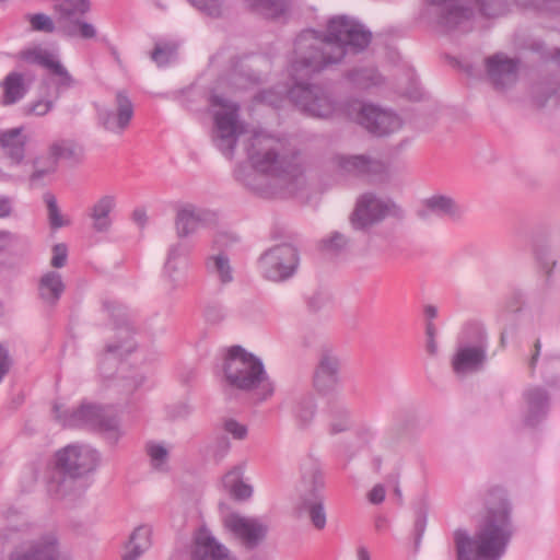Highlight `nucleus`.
Masks as SVG:
<instances>
[{
	"label": "nucleus",
	"mask_w": 560,
	"mask_h": 560,
	"mask_svg": "<svg viewBox=\"0 0 560 560\" xmlns=\"http://www.w3.org/2000/svg\"><path fill=\"white\" fill-rule=\"evenodd\" d=\"M133 220L140 225L143 226L147 223V213L142 209H137L133 211Z\"/></svg>",
	"instance_id": "obj_61"
},
{
	"label": "nucleus",
	"mask_w": 560,
	"mask_h": 560,
	"mask_svg": "<svg viewBox=\"0 0 560 560\" xmlns=\"http://www.w3.org/2000/svg\"><path fill=\"white\" fill-rule=\"evenodd\" d=\"M205 267L207 272L219 280L222 284L233 281V267L225 253L219 252L206 258Z\"/></svg>",
	"instance_id": "obj_29"
},
{
	"label": "nucleus",
	"mask_w": 560,
	"mask_h": 560,
	"mask_svg": "<svg viewBox=\"0 0 560 560\" xmlns=\"http://www.w3.org/2000/svg\"><path fill=\"white\" fill-rule=\"evenodd\" d=\"M242 470L237 467L230 470L222 479L224 488L236 500H247L253 494V488L241 480Z\"/></svg>",
	"instance_id": "obj_33"
},
{
	"label": "nucleus",
	"mask_w": 560,
	"mask_h": 560,
	"mask_svg": "<svg viewBox=\"0 0 560 560\" xmlns=\"http://www.w3.org/2000/svg\"><path fill=\"white\" fill-rule=\"evenodd\" d=\"M511 504L503 489L493 487L485 497V514L476 533L454 532L457 560H500L513 537Z\"/></svg>",
	"instance_id": "obj_2"
},
{
	"label": "nucleus",
	"mask_w": 560,
	"mask_h": 560,
	"mask_svg": "<svg viewBox=\"0 0 560 560\" xmlns=\"http://www.w3.org/2000/svg\"><path fill=\"white\" fill-rule=\"evenodd\" d=\"M68 259V247L63 243H59L54 245L52 247V257L50 260V265L54 268H62L66 266Z\"/></svg>",
	"instance_id": "obj_54"
},
{
	"label": "nucleus",
	"mask_w": 560,
	"mask_h": 560,
	"mask_svg": "<svg viewBox=\"0 0 560 560\" xmlns=\"http://www.w3.org/2000/svg\"><path fill=\"white\" fill-rule=\"evenodd\" d=\"M72 481L58 472L49 479L47 489L50 495L55 498H63L68 494V489Z\"/></svg>",
	"instance_id": "obj_45"
},
{
	"label": "nucleus",
	"mask_w": 560,
	"mask_h": 560,
	"mask_svg": "<svg viewBox=\"0 0 560 560\" xmlns=\"http://www.w3.org/2000/svg\"><path fill=\"white\" fill-rule=\"evenodd\" d=\"M16 236L10 231H0V255L5 253L15 242Z\"/></svg>",
	"instance_id": "obj_56"
},
{
	"label": "nucleus",
	"mask_w": 560,
	"mask_h": 560,
	"mask_svg": "<svg viewBox=\"0 0 560 560\" xmlns=\"http://www.w3.org/2000/svg\"><path fill=\"white\" fill-rule=\"evenodd\" d=\"M177 54V45L172 42H159L155 44L151 52V59L159 67H163L172 62Z\"/></svg>",
	"instance_id": "obj_37"
},
{
	"label": "nucleus",
	"mask_w": 560,
	"mask_h": 560,
	"mask_svg": "<svg viewBox=\"0 0 560 560\" xmlns=\"http://www.w3.org/2000/svg\"><path fill=\"white\" fill-rule=\"evenodd\" d=\"M249 69L244 59H232L228 73L219 80V88L230 86L232 90H243L256 83L258 78Z\"/></svg>",
	"instance_id": "obj_25"
},
{
	"label": "nucleus",
	"mask_w": 560,
	"mask_h": 560,
	"mask_svg": "<svg viewBox=\"0 0 560 560\" xmlns=\"http://www.w3.org/2000/svg\"><path fill=\"white\" fill-rule=\"evenodd\" d=\"M198 10L205 12L210 16H219L222 11L220 0H188Z\"/></svg>",
	"instance_id": "obj_50"
},
{
	"label": "nucleus",
	"mask_w": 560,
	"mask_h": 560,
	"mask_svg": "<svg viewBox=\"0 0 560 560\" xmlns=\"http://www.w3.org/2000/svg\"><path fill=\"white\" fill-rule=\"evenodd\" d=\"M26 20L33 32L51 34L58 30V20L55 22L52 18L45 13L27 14Z\"/></svg>",
	"instance_id": "obj_40"
},
{
	"label": "nucleus",
	"mask_w": 560,
	"mask_h": 560,
	"mask_svg": "<svg viewBox=\"0 0 560 560\" xmlns=\"http://www.w3.org/2000/svg\"><path fill=\"white\" fill-rule=\"evenodd\" d=\"M332 162L340 172L348 174H381L385 171L382 162L371 160L365 155L338 154L332 159Z\"/></svg>",
	"instance_id": "obj_24"
},
{
	"label": "nucleus",
	"mask_w": 560,
	"mask_h": 560,
	"mask_svg": "<svg viewBox=\"0 0 560 560\" xmlns=\"http://www.w3.org/2000/svg\"><path fill=\"white\" fill-rule=\"evenodd\" d=\"M340 360L330 346H323L314 370L313 384L324 394L330 393L339 385Z\"/></svg>",
	"instance_id": "obj_14"
},
{
	"label": "nucleus",
	"mask_w": 560,
	"mask_h": 560,
	"mask_svg": "<svg viewBox=\"0 0 560 560\" xmlns=\"http://www.w3.org/2000/svg\"><path fill=\"white\" fill-rule=\"evenodd\" d=\"M26 142L27 137L23 135V127L0 130V147L14 164H20L24 160Z\"/></svg>",
	"instance_id": "obj_26"
},
{
	"label": "nucleus",
	"mask_w": 560,
	"mask_h": 560,
	"mask_svg": "<svg viewBox=\"0 0 560 560\" xmlns=\"http://www.w3.org/2000/svg\"><path fill=\"white\" fill-rule=\"evenodd\" d=\"M152 528L148 525L138 526L130 536L127 551L122 560H137L151 546Z\"/></svg>",
	"instance_id": "obj_30"
},
{
	"label": "nucleus",
	"mask_w": 560,
	"mask_h": 560,
	"mask_svg": "<svg viewBox=\"0 0 560 560\" xmlns=\"http://www.w3.org/2000/svg\"><path fill=\"white\" fill-rule=\"evenodd\" d=\"M188 267V248L183 243L170 246L163 275L171 289H176L182 283Z\"/></svg>",
	"instance_id": "obj_22"
},
{
	"label": "nucleus",
	"mask_w": 560,
	"mask_h": 560,
	"mask_svg": "<svg viewBox=\"0 0 560 560\" xmlns=\"http://www.w3.org/2000/svg\"><path fill=\"white\" fill-rule=\"evenodd\" d=\"M101 462V453L86 444H70L56 453L57 467L72 479L95 472Z\"/></svg>",
	"instance_id": "obj_9"
},
{
	"label": "nucleus",
	"mask_w": 560,
	"mask_h": 560,
	"mask_svg": "<svg viewBox=\"0 0 560 560\" xmlns=\"http://www.w3.org/2000/svg\"><path fill=\"white\" fill-rule=\"evenodd\" d=\"M558 92L550 82L536 83L532 89L533 98L538 106H545L547 101Z\"/></svg>",
	"instance_id": "obj_44"
},
{
	"label": "nucleus",
	"mask_w": 560,
	"mask_h": 560,
	"mask_svg": "<svg viewBox=\"0 0 560 560\" xmlns=\"http://www.w3.org/2000/svg\"><path fill=\"white\" fill-rule=\"evenodd\" d=\"M424 314L428 318H434L438 314V310L433 305H427L424 308Z\"/></svg>",
	"instance_id": "obj_64"
},
{
	"label": "nucleus",
	"mask_w": 560,
	"mask_h": 560,
	"mask_svg": "<svg viewBox=\"0 0 560 560\" xmlns=\"http://www.w3.org/2000/svg\"><path fill=\"white\" fill-rule=\"evenodd\" d=\"M349 428V420L346 416L341 419L332 421L330 424V429L332 433H340Z\"/></svg>",
	"instance_id": "obj_59"
},
{
	"label": "nucleus",
	"mask_w": 560,
	"mask_h": 560,
	"mask_svg": "<svg viewBox=\"0 0 560 560\" xmlns=\"http://www.w3.org/2000/svg\"><path fill=\"white\" fill-rule=\"evenodd\" d=\"M245 3L254 11L267 16L277 18L284 14L289 7L290 0H244Z\"/></svg>",
	"instance_id": "obj_35"
},
{
	"label": "nucleus",
	"mask_w": 560,
	"mask_h": 560,
	"mask_svg": "<svg viewBox=\"0 0 560 560\" xmlns=\"http://www.w3.org/2000/svg\"><path fill=\"white\" fill-rule=\"evenodd\" d=\"M372 34L361 23L347 15L331 18L326 35L314 30L303 31L294 42L289 73L295 83L287 91L289 100L303 113L316 118L335 116L340 106L324 86L299 82L340 62L347 51L359 52L371 43Z\"/></svg>",
	"instance_id": "obj_1"
},
{
	"label": "nucleus",
	"mask_w": 560,
	"mask_h": 560,
	"mask_svg": "<svg viewBox=\"0 0 560 560\" xmlns=\"http://www.w3.org/2000/svg\"><path fill=\"white\" fill-rule=\"evenodd\" d=\"M402 219L404 209L390 198H382L373 192L361 195L349 217L353 230L368 231L386 218Z\"/></svg>",
	"instance_id": "obj_7"
},
{
	"label": "nucleus",
	"mask_w": 560,
	"mask_h": 560,
	"mask_svg": "<svg viewBox=\"0 0 560 560\" xmlns=\"http://www.w3.org/2000/svg\"><path fill=\"white\" fill-rule=\"evenodd\" d=\"M224 525L248 549L257 547L268 532L267 525L258 518L245 517L235 513L224 518Z\"/></svg>",
	"instance_id": "obj_15"
},
{
	"label": "nucleus",
	"mask_w": 560,
	"mask_h": 560,
	"mask_svg": "<svg viewBox=\"0 0 560 560\" xmlns=\"http://www.w3.org/2000/svg\"><path fill=\"white\" fill-rule=\"evenodd\" d=\"M369 501L373 504H380L385 499V488L382 485H375L368 494Z\"/></svg>",
	"instance_id": "obj_57"
},
{
	"label": "nucleus",
	"mask_w": 560,
	"mask_h": 560,
	"mask_svg": "<svg viewBox=\"0 0 560 560\" xmlns=\"http://www.w3.org/2000/svg\"><path fill=\"white\" fill-rule=\"evenodd\" d=\"M3 90L2 103L12 105L21 101L27 93L28 86L24 75L20 72H10L1 82Z\"/></svg>",
	"instance_id": "obj_28"
},
{
	"label": "nucleus",
	"mask_w": 560,
	"mask_h": 560,
	"mask_svg": "<svg viewBox=\"0 0 560 560\" xmlns=\"http://www.w3.org/2000/svg\"><path fill=\"white\" fill-rule=\"evenodd\" d=\"M262 276L270 281H283L294 275L299 266V253L290 244H279L266 250L259 258Z\"/></svg>",
	"instance_id": "obj_10"
},
{
	"label": "nucleus",
	"mask_w": 560,
	"mask_h": 560,
	"mask_svg": "<svg viewBox=\"0 0 560 560\" xmlns=\"http://www.w3.org/2000/svg\"><path fill=\"white\" fill-rule=\"evenodd\" d=\"M316 411L315 400L312 397L301 398L294 407V417L301 427L308 425Z\"/></svg>",
	"instance_id": "obj_39"
},
{
	"label": "nucleus",
	"mask_w": 560,
	"mask_h": 560,
	"mask_svg": "<svg viewBox=\"0 0 560 560\" xmlns=\"http://www.w3.org/2000/svg\"><path fill=\"white\" fill-rule=\"evenodd\" d=\"M54 108V102L50 100H38L24 107V114L26 116H45Z\"/></svg>",
	"instance_id": "obj_49"
},
{
	"label": "nucleus",
	"mask_w": 560,
	"mask_h": 560,
	"mask_svg": "<svg viewBox=\"0 0 560 560\" xmlns=\"http://www.w3.org/2000/svg\"><path fill=\"white\" fill-rule=\"evenodd\" d=\"M247 153L253 167L260 173L254 175V180H259L262 175L270 176L276 186L290 194L304 186L305 161L287 141L257 132L252 137Z\"/></svg>",
	"instance_id": "obj_3"
},
{
	"label": "nucleus",
	"mask_w": 560,
	"mask_h": 560,
	"mask_svg": "<svg viewBox=\"0 0 560 560\" xmlns=\"http://www.w3.org/2000/svg\"><path fill=\"white\" fill-rule=\"evenodd\" d=\"M534 348H535V351L529 360V368L532 370L535 369L536 366V363L538 361V358H539V354H540V349H541V342L539 339L536 340L535 345H534Z\"/></svg>",
	"instance_id": "obj_60"
},
{
	"label": "nucleus",
	"mask_w": 560,
	"mask_h": 560,
	"mask_svg": "<svg viewBox=\"0 0 560 560\" xmlns=\"http://www.w3.org/2000/svg\"><path fill=\"white\" fill-rule=\"evenodd\" d=\"M10 560H70L61 555L58 539L49 533L28 542V545L11 555Z\"/></svg>",
	"instance_id": "obj_19"
},
{
	"label": "nucleus",
	"mask_w": 560,
	"mask_h": 560,
	"mask_svg": "<svg viewBox=\"0 0 560 560\" xmlns=\"http://www.w3.org/2000/svg\"><path fill=\"white\" fill-rule=\"evenodd\" d=\"M49 153L56 158L57 162L58 160L79 161L83 149L71 139H59L49 145Z\"/></svg>",
	"instance_id": "obj_34"
},
{
	"label": "nucleus",
	"mask_w": 560,
	"mask_h": 560,
	"mask_svg": "<svg viewBox=\"0 0 560 560\" xmlns=\"http://www.w3.org/2000/svg\"><path fill=\"white\" fill-rule=\"evenodd\" d=\"M537 257L541 268L545 270L546 275L549 276L557 265L556 254L550 248H544L538 252Z\"/></svg>",
	"instance_id": "obj_53"
},
{
	"label": "nucleus",
	"mask_w": 560,
	"mask_h": 560,
	"mask_svg": "<svg viewBox=\"0 0 560 560\" xmlns=\"http://www.w3.org/2000/svg\"><path fill=\"white\" fill-rule=\"evenodd\" d=\"M116 206V198L113 195L101 197L91 208L90 217L93 220V228L97 232L106 231L110 225L108 218Z\"/></svg>",
	"instance_id": "obj_31"
},
{
	"label": "nucleus",
	"mask_w": 560,
	"mask_h": 560,
	"mask_svg": "<svg viewBox=\"0 0 560 560\" xmlns=\"http://www.w3.org/2000/svg\"><path fill=\"white\" fill-rule=\"evenodd\" d=\"M62 277L57 271H48L42 276L38 282L40 299L48 305H55L65 291Z\"/></svg>",
	"instance_id": "obj_27"
},
{
	"label": "nucleus",
	"mask_w": 560,
	"mask_h": 560,
	"mask_svg": "<svg viewBox=\"0 0 560 560\" xmlns=\"http://www.w3.org/2000/svg\"><path fill=\"white\" fill-rule=\"evenodd\" d=\"M12 366V358L9 354V350L5 346L0 343V382L9 373Z\"/></svg>",
	"instance_id": "obj_55"
},
{
	"label": "nucleus",
	"mask_w": 560,
	"mask_h": 560,
	"mask_svg": "<svg viewBox=\"0 0 560 560\" xmlns=\"http://www.w3.org/2000/svg\"><path fill=\"white\" fill-rule=\"evenodd\" d=\"M44 201L47 206L48 210V220L49 224L52 229H59L67 224V222L63 220L56 197L46 192L44 195Z\"/></svg>",
	"instance_id": "obj_42"
},
{
	"label": "nucleus",
	"mask_w": 560,
	"mask_h": 560,
	"mask_svg": "<svg viewBox=\"0 0 560 560\" xmlns=\"http://www.w3.org/2000/svg\"><path fill=\"white\" fill-rule=\"evenodd\" d=\"M56 420L63 427H89L108 434L114 442L120 436L118 422L115 417L105 412V410L93 404L83 402L79 408L69 411L62 405H54Z\"/></svg>",
	"instance_id": "obj_6"
},
{
	"label": "nucleus",
	"mask_w": 560,
	"mask_h": 560,
	"mask_svg": "<svg viewBox=\"0 0 560 560\" xmlns=\"http://www.w3.org/2000/svg\"><path fill=\"white\" fill-rule=\"evenodd\" d=\"M12 213V200L9 197L0 196V219L8 218Z\"/></svg>",
	"instance_id": "obj_58"
},
{
	"label": "nucleus",
	"mask_w": 560,
	"mask_h": 560,
	"mask_svg": "<svg viewBox=\"0 0 560 560\" xmlns=\"http://www.w3.org/2000/svg\"><path fill=\"white\" fill-rule=\"evenodd\" d=\"M470 0H430V14L446 31L459 27L472 15Z\"/></svg>",
	"instance_id": "obj_12"
},
{
	"label": "nucleus",
	"mask_w": 560,
	"mask_h": 560,
	"mask_svg": "<svg viewBox=\"0 0 560 560\" xmlns=\"http://www.w3.org/2000/svg\"><path fill=\"white\" fill-rule=\"evenodd\" d=\"M349 245V238L339 232H335L327 240L322 241L323 249L327 253L338 254Z\"/></svg>",
	"instance_id": "obj_47"
},
{
	"label": "nucleus",
	"mask_w": 560,
	"mask_h": 560,
	"mask_svg": "<svg viewBox=\"0 0 560 560\" xmlns=\"http://www.w3.org/2000/svg\"><path fill=\"white\" fill-rule=\"evenodd\" d=\"M145 452L150 458L151 466L156 470H164L168 459L167 447L159 442H148Z\"/></svg>",
	"instance_id": "obj_38"
},
{
	"label": "nucleus",
	"mask_w": 560,
	"mask_h": 560,
	"mask_svg": "<svg viewBox=\"0 0 560 560\" xmlns=\"http://www.w3.org/2000/svg\"><path fill=\"white\" fill-rule=\"evenodd\" d=\"M225 307L219 303H209L203 311V317L207 323L218 325L226 318Z\"/></svg>",
	"instance_id": "obj_48"
},
{
	"label": "nucleus",
	"mask_w": 560,
	"mask_h": 560,
	"mask_svg": "<svg viewBox=\"0 0 560 560\" xmlns=\"http://www.w3.org/2000/svg\"><path fill=\"white\" fill-rule=\"evenodd\" d=\"M209 112L213 119L212 140L228 158H232L238 137L245 132L237 103L213 92L209 97Z\"/></svg>",
	"instance_id": "obj_5"
},
{
	"label": "nucleus",
	"mask_w": 560,
	"mask_h": 560,
	"mask_svg": "<svg viewBox=\"0 0 560 560\" xmlns=\"http://www.w3.org/2000/svg\"><path fill=\"white\" fill-rule=\"evenodd\" d=\"M487 359L486 345L459 346L452 358L451 364L454 373L458 376H465L469 373L479 371Z\"/></svg>",
	"instance_id": "obj_21"
},
{
	"label": "nucleus",
	"mask_w": 560,
	"mask_h": 560,
	"mask_svg": "<svg viewBox=\"0 0 560 560\" xmlns=\"http://www.w3.org/2000/svg\"><path fill=\"white\" fill-rule=\"evenodd\" d=\"M210 212L192 203L183 205L177 209L175 230L179 238L188 237L202 228L209 220Z\"/></svg>",
	"instance_id": "obj_23"
},
{
	"label": "nucleus",
	"mask_w": 560,
	"mask_h": 560,
	"mask_svg": "<svg viewBox=\"0 0 560 560\" xmlns=\"http://www.w3.org/2000/svg\"><path fill=\"white\" fill-rule=\"evenodd\" d=\"M349 115L353 116L358 124L376 136H385L401 127L400 118L387 110L374 105L353 102L349 106Z\"/></svg>",
	"instance_id": "obj_11"
},
{
	"label": "nucleus",
	"mask_w": 560,
	"mask_h": 560,
	"mask_svg": "<svg viewBox=\"0 0 560 560\" xmlns=\"http://www.w3.org/2000/svg\"><path fill=\"white\" fill-rule=\"evenodd\" d=\"M525 399L528 407V415L525 421L528 425H534L546 413L548 396L542 388L535 387L525 393Z\"/></svg>",
	"instance_id": "obj_32"
},
{
	"label": "nucleus",
	"mask_w": 560,
	"mask_h": 560,
	"mask_svg": "<svg viewBox=\"0 0 560 560\" xmlns=\"http://www.w3.org/2000/svg\"><path fill=\"white\" fill-rule=\"evenodd\" d=\"M520 60L510 58L503 52L494 54L486 59L487 75L497 90H504L516 83Z\"/></svg>",
	"instance_id": "obj_17"
},
{
	"label": "nucleus",
	"mask_w": 560,
	"mask_h": 560,
	"mask_svg": "<svg viewBox=\"0 0 560 560\" xmlns=\"http://www.w3.org/2000/svg\"><path fill=\"white\" fill-rule=\"evenodd\" d=\"M57 161L51 153L42 155L33 161V173L30 176V180L33 184L38 183L45 176L52 174L57 170Z\"/></svg>",
	"instance_id": "obj_36"
},
{
	"label": "nucleus",
	"mask_w": 560,
	"mask_h": 560,
	"mask_svg": "<svg viewBox=\"0 0 560 560\" xmlns=\"http://www.w3.org/2000/svg\"><path fill=\"white\" fill-rule=\"evenodd\" d=\"M223 373L228 386L249 394L257 401H262L273 394V384L261 360L240 346L228 350Z\"/></svg>",
	"instance_id": "obj_4"
},
{
	"label": "nucleus",
	"mask_w": 560,
	"mask_h": 560,
	"mask_svg": "<svg viewBox=\"0 0 560 560\" xmlns=\"http://www.w3.org/2000/svg\"><path fill=\"white\" fill-rule=\"evenodd\" d=\"M223 429L236 440H244L247 436V427L232 418L223 421Z\"/></svg>",
	"instance_id": "obj_52"
},
{
	"label": "nucleus",
	"mask_w": 560,
	"mask_h": 560,
	"mask_svg": "<svg viewBox=\"0 0 560 560\" xmlns=\"http://www.w3.org/2000/svg\"><path fill=\"white\" fill-rule=\"evenodd\" d=\"M218 446L221 450V456H223L230 447V442L225 438H222L218 441Z\"/></svg>",
	"instance_id": "obj_63"
},
{
	"label": "nucleus",
	"mask_w": 560,
	"mask_h": 560,
	"mask_svg": "<svg viewBox=\"0 0 560 560\" xmlns=\"http://www.w3.org/2000/svg\"><path fill=\"white\" fill-rule=\"evenodd\" d=\"M191 560H237L212 533L201 527L195 535Z\"/></svg>",
	"instance_id": "obj_20"
},
{
	"label": "nucleus",
	"mask_w": 560,
	"mask_h": 560,
	"mask_svg": "<svg viewBox=\"0 0 560 560\" xmlns=\"http://www.w3.org/2000/svg\"><path fill=\"white\" fill-rule=\"evenodd\" d=\"M324 487L323 476L315 462H308L302 467L300 513H305L317 529L326 525V513L319 490Z\"/></svg>",
	"instance_id": "obj_8"
},
{
	"label": "nucleus",
	"mask_w": 560,
	"mask_h": 560,
	"mask_svg": "<svg viewBox=\"0 0 560 560\" xmlns=\"http://www.w3.org/2000/svg\"><path fill=\"white\" fill-rule=\"evenodd\" d=\"M133 116V105L125 91H117L115 109H104L98 114L102 126L109 132L120 135L129 126Z\"/></svg>",
	"instance_id": "obj_18"
},
{
	"label": "nucleus",
	"mask_w": 560,
	"mask_h": 560,
	"mask_svg": "<svg viewBox=\"0 0 560 560\" xmlns=\"http://www.w3.org/2000/svg\"><path fill=\"white\" fill-rule=\"evenodd\" d=\"M256 98L261 103L277 108L284 101V93L277 89H269L259 93Z\"/></svg>",
	"instance_id": "obj_51"
},
{
	"label": "nucleus",
	"mask_w": 560,
	"mask_h": 560,
	"mask_svg": "<svg viewBox=\"0 0 560 560\" xmlns=\"http://www.w3.org/2000/svg\"><path fill=\"white\" fill-rule=\"evenodd\" d=\"M474 4L482 15L489 18L498 16L504 11L502 0H474Z\"/></svg>",
	"instance_id": "obj_46"
},
{
	"label": "nucleus",
	"mask_w": 560,
	"mask_h": 560,
	"mask_svg": "<svg viewBox=\"0 0 560 560\" xmlns=\"http://www.w3.org/2000/svg\"><path fill=\"white\" fill-rule=\"evenodd\" d=\"M20 58L27 63L38 65L57 77L58 90L70 89L75 84V80L58 59V56L48 49L42 47L25 49L20 52Z\"/></svg>",
	"instance_id": "obj_13"
},
{
	"label": "nucleus",
	"mask_w": 560,
	"mask_h": 560,
	"mask_svg": "<svg viewBox=\"0 0 560 560\" xmlns=\"http://www.w3.org/2000/svg\"><path fill=\"white\" fill-rule=\"evenodd\" d=\"M120 336L124 339L120 343H109L105 348V354L121 357L130 353L135 349V343L131 340V334L128 328L120 329Z\"/></svg>",
	"instance_id": "obj_41"
},
{
	"label": "nucleus",
	"mask_w": 560,
	"mask_h": 560,
	"mask_svg": "<svg viewBox=\"0 0 560 560\" xmlns=\"http://www.w3.org/2000/svg\"><path fill=\"white\" fill-rule=\"evenodd\" d=\"M357 558L358 560H371L370 552L364 546H360L357 549Z\"/></svg>",
	"instance_id": "obj_62"
},
{
	"label": "nucleus",
	"mask_w": 560,
	"mask_h": 560,
	"mask_svg": "<svg viewBox=\"0 0 560 560\" xmlns=\"http://www.w3.org/2000/svg\"><path fill=\"white\" fill-rule=\"evenodd\" d=\"M524 48L537 54L541 60H552L560 65V49L558 48H547L544 43L539 40H532Z\"/></svg>",
	"instance_id": "obj_43"
},
{
	"label": "nucleus",
	"mask_w": 560,
	"mask_h": 560,
	"mask_svg": "<svg viewBox=\"0 0 560 560\" xmlns=\"http://www.w3.org/2000/svg\"><path fill=\"white\" fill-rule=\"evenodd\" d=\"M417 215L421 220L435 215L448 221H459L464 215V209L454 197L435 192L421 200Z\"/></svg>",
	"instance_id": "obj_16"
}]
</instances>
